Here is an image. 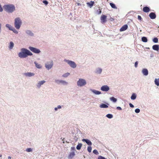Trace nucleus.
<instances>
[{
	"instance_id": "f257e3e1",
	"label": "nucleus",
	"mask_w": 159,
	"mask_h": 159,
	"mask_svg": "<svg viewBox=\"0 0 159 159\" xmlns=\"http://www.w3.org/2000/svg\"><path fill=\"white\" fill-rule=\"evenodd\" d=\"M32 55L33 53L29 50L25 48H21V51L18 53V57L21 58H25Z\"/></svg>"
},
{
	"instance_id": "f03ea898",
	"label": "nucleus",
	"mask_w": 159,
	"mask_h": 159,
	"mask_svg": "<svg viewBox=\"0 0 159 159\" xmlns=\"http://www.w3.org/2000/svg\"><path fill=\"white\" fill-rule=\"evenodd\" d=\"M22 21L19 17L16 18L14 20V26L16 29L19 30L22 24Z\"/></svg>"
},
{
	"instance_id": "7ed1b4c3",
	"label": "nucleus",
	"mask_w": 159,
	"mask_h": 159,
	"mask_svg": "<svg viewBox=\"0 0 159 159\" xmlns=\"http://www.w3.org/2000/svg\"><path fill=\"white\" fill-rule=\"evenodd\" d=\"M86 83V81L85 79L80 78L77 81V84L79 87H82L85 85Z\"/></svg>"
},
{
	"instance_id": "20e7f679",
	"label": "nucleus",
	"mask_w": 159,
	"mask_h": 159,
	"mask_svg": "<svg viewBox=\"0 0 159 159\" xmlns=\"http://www.w3.org/2000/svg\"><path fill=\"white\" fill-rule=\"evenodd\" d=\"M64 61L66 62L72 68L74 69L76 67V64L73 61L65 59L64 60Z\"/></svg>"
},
{
	"instance_id": "39448f33",
	"label": "nucleus",
	"mask_w": 159,
	"mask_h": 159,
	"mask_svg": "<svg viewBox=\"0 0 159 159\" xmlns=\"http://www.w3.org/2000/svg\"><path fill=\"white\" fill-rule=\"evenodd\" d=\"M28 48L31 51L36 54H39L41 52V51L39 49L35 48L30 46Z\"/></svg>"
},
{
	"instance_id": "423d86ee",
	"label": "nucleus",
	"mask_w": 159,
	"mask_h": 159,
	"mask_svg": "<svg viewBox=\"0 0 159 159\" xmlns=\"http://www.w3.org/2000/svg\"><path fill=\"white\" fill-rule=\"evenodd\" d=\"M3 8L5 10H14L15 9L14 6L13 5H6L3 6Z\"/></svg>"
},
{
	"instance_id": "0eeeda50",
	"label": "nucleus",
	"mask_w": 159,
	"mask_h": 159,
	"mask_svg": "<svg viewBox=\"0 0 159 159\" xmlns=\"http://www.w3.org/2000/svg\"><path fill=\"white\" fill-rule=\"evenodd\" d=\"M53 66V63L52 61H47L45 64V67L48 70L51 69Z\"/></svg>"
},
{
	"instance_id": "6e6552de",
	"label": "nucleus",
	"mask_w": 159,
	"mask_h": 159,
	"mask_svg": "<svg viewBox=\"0 0 159 159\" xmlns=\"http://www.w3.org/2000/svg\"><path fill=\"white\" fill-rule=\"evenodd\" d=\"M55 82L58 84H61L64 85H66L68 84V83L66 81L60 80H56Z\"/></svg>"
},
{
	"instance_id": "1a4fd4ad",
	"label": "nucleus",
	"mask_w": 159,
	"mask_h": 159,
	"mask_svg": "<svg viewBox=\"0 0 159 159\" xmlns=\"http://www.w3.org/2000/svg\"><path fill=\"white\" fill-rule=\"evenodd\" d=\"M101 90L103 91L107 92L110 89L109 87L107 85H104L102 86Z\"/></svg>"
},
{
	"instance_id": "9d476101",
	"label": "nucleus",
	"mask_w": 159,
	"mask_h": 159,
	"mask_svg": "<svg viewBox=\"0 0 159 159\" xmlns=\"http://www.w3.org/2000/svg\"><path fill=\"white\" fill-rule=\"evenodd\" d=\"M101 22L104 24L107 21V16L104 15H102L101 17Z\"/></svg>"
},
{
	"instance_id": "9b49d317",
	"label": "nucleus",
	"mask_w": 159,
	"mask_h": 159,
	"mask_svg": "<svg viewBox=\"0 0 159 159\" xmlns=\"http://www.w3.org/2000/svg\"><path fill=\"white\" fill-rule=\"evenodd\" d=\"M45 82V81L44 80L39 81L36 85L37 88L38 89L40 88L41 86L43 85Z\"/></svg>"
},
{
	"instance_id": "f8f14e48",
	"label": "nucleus",
	"mask_w": 159,
	"mask_h": 159,
	"mask_svg": "<svg viewBox=\"0 0 159 159\" xmlns=\"http://www.w3.org/2000/svg\"><path fill=\"white\" fill-rule=\"evenodd\" d=\"M24 75L27 77H31L34 76L35 75L34 73L32 72H28L25 73Z\"/></svg>"
},
{
	"instance_id": "ddd939ff",
	"label": "nucleus",
	"mask_w": 159,
	"mask_h": 159,
	"mask_svg": "<svg viewBox=\"0 0 159 159\" xmlns=\"http://www.w3.org/2000/svg\"><path fill=\"white\" fill-rule=\"evenodd\" d=\"M82 141L83 142H85L89 146H91L92 145L91 142L88 139H82Z\"/></svg>"
},
{
	"instance_id": "4468645a",
	"label": "nucleus",
	"mask_w": 159,
	"mask_h": 159,
	"mask_svg": "<svg viewBox=\"0 0 159 159\" xmlns=\"http://www.w3.org/2000/svg\"><path fill=\"white\" fill-rule=\"evenodd\" d=\"M142 72L143 75L145 76L148 75V69L146 68H143L142 69Z\"/></svg>"
},
{
	"instance_id": "2eb2a0df",
	"label": "nucleus",
	"mask_w": 159,
	"mask_h": 159,
	"mask_svg": "<svg viewBox=\"0 0 159 159\" xmlns=\"http://www.w3.org/2000/svg\"><path fill=\"white\" fill-rule=\"evenodd\" d=\"M128 25L127 24L123 25L120 29V31L121 32L127 29L128 28Z\"/></svg>"
},
{
	"instance_id": "dca6fc26",
	"label": "nucleus",
	"mask_w": 159,
	"mask_h": 159,
	"mask_svg": "<svg viewBox=\"0 0 159 159\" xmlns=\"http://www.w3.org/2000/svg\"><path fill=\"white\" fill-rule=\"evenodd\" d=\"M26 33L30 36H34V34L30 30H27L25 31Z\"/></svg>"
},
{
	"instance_id": "f3484780",
	"label": "nucleus",
	"mask_w": 159,
	"mask_h": 159,
	"mask_svg": "<svg viewBox=\"0 0 159 159\" xmlns=\"http://www.w3.org/2000/svg\"><path fill=\"white\" fill-rule=\"evenodd\" d=\"M90 90L94 94L96 95H99L101 93V91L96 90L95 89H90Z\"/></svg>"
},
{
	"instance_id": "a211bd4d",
	"label": "nucleus",
	"mask_w": 159,
	"mask_h": 159,
	"mask_svg": "<svg viewBox=\"0 0 159 159\" xmlns=\"http://www.w3.org/2000/svg\"><path fill=\"white\" fill-rule=\"evenodd\" d=\"M149 16L150 18L152 19H154L156 18V16L154 12H151L149 15Z\"/></svg>"
},
{
	"instance_id": "6ab92c4d",
	"label": "nucleus",
	"mask_w": 159,
	"mask_h": 159,
	"mask_svg": "<svg viewBox=\"0 0 159 159\" xmlns=\"http://www.w3.org/2000/svg\"><path fill=\"white\" fill-rule=\"evenodd\" d=\"M75 154L74 152H70L68 157V159H71L75 156Z\"/></svg>"
},
{
	"instance_id": "aec40b11",
	"label": "nucleus",
	"mask_w": 159,
	"mask_h": 159,
	"mask_svg": "<svg viewBox=\"0 0 159 159\" xmlns=\"http://www.w3.org/2000/svg\"><path fill=\"white\" fill-rule=\"evenodd\" d=\"M108 105L109 104L108 103L107 104L102 103L100 105L99 107L101 108H107L108 107Z\"/></svg>"
},
{
	"instance_id": "412c9836",
	"label": "nucleus",
	"mask_w": 159,
	"mask_h": 159,
	"mask_svg": "<svg viewBox=\"0 0 159 159\" xmlns=\"http://www.w3.org/2000/svg\"><path fill=\"white\" fill-rule=\"evenodd\" d=\"M152 48L153 50L158 51L159 50V45L157 44L154 45L152 46Z\"/></svg>"
},
{
	"instance_id": "4be33fe9",
	"label": "nucleus",
	"mask_w": 159,
	"mask_h": 159,
	"mask_svg": "<svg viewBox=\"0 0 159 159\" xmlns=\"http://www.w3.org/2000/svg\"><path fill=\"white\" fill-rule=\"evenodd\" d=\"M102 71V69L98 67L96 69V73L97 74H101Z\"/></svg>"
},
{
	"instance_id": "5701e85b",
	"label": "nucleus",
	"mask_w": 159,
	"mask_h": 159,
	"mask_svg": "<svg viewBox=\"0 0 159 159\" xmlns=\"http://www.w3.org/2000/svg\"><path fill=\"white\" fill-rule=\"evenodd\" d=\"M94 4V1H91L87 3V5L89 7H93Z\"/></svg>"
},
{
	"instance_id": "b1692460",
	"label": "nucleus",
	"mask_w": 159,
	"mask_h": 159,
	"mask_svg": "<svg viewBox=\"0 0 159 159\" xmlns=\"http://www.w3.org/2000/svg\"><path fill=\"white\" fill-rule=\"evenodd\" d=\"M6 27L9 29L10 30H11L13 27L9 24H6L5 25Z\"/></svg>"
},
{
	"instance_id": "393cba45",
	"label": "nucleus",
	"mask_w": 159,
	"mask_h": 159,
	"mask_svg": "<svg viewBox=\"0 0 159 159\" xmlns=\"http://www.w3.org/2000/svg\"><path fill=\"white\" fill-rule=\"evenodd\" d=\"M14 46V43L12 42H10L9 43V48L10 49H12Z\"/></svg>"
},
{
	"instance_id": "a878e982",
	"label": "nucleus",
	"mask_w": 159,
	"mask_h": 159,
	"mask_svg": "<svg viewBox=\"0 0 159 159\" xmlns=\"http://www.w3.org/2000/svg\"><path fill=\"white\" fill-rule=\"evenodd\" d=\"M34 63L35 64L36 67L37 68L40 69V68H42V66H41V65L40 64H38V63H37V62L36 61H35L34 62Z\"/></svg>"
},
{
	"instance_id": "bb28decb",
	"label": "nucleus",
	"mask_w": 159,
	"mask_h": 159,
	"mask_svg": "<svg viewBox=\"0 0 159 159\" xmlns=\"http://www.w3.org/2000/svg\"><path fill=\"white\" fill-rule=\"evenodd\" d=\"M137 97V95L135 93H133L132 94V95L131 97V100H135Z\"/></svg>"
},
{
	"instance_id": "cd10ccee",
	"label": "nucleus",
	"mask_w": 159,
	"mask_h": 159,
	"mask_svg": "<svg viewBox=\"0 0 159 159\" xmlns=\"http://www.w3.org/2000/svg\"><path fill=\"white\" fill-rule=\"evenodd\" d=\"M82 144L81 143H79L76 147V148L78 150H79L80 149L82 146Z\"/></svg>"
},
{
	"instance_id": "c85d7f7f",
	"label": "nucleus",
	"mask_w": 159,
	"mask_h": 159,
	"mask_svg": "<svg viewBox=\"0 0 159 159\" xmlns=\"http://www.w3.org/2000/svg\"><path fill=\"white\" fill-rule=\"evenodd\" d=\"M142 41L143 42L146 43L148 41V39L146 37H143L141 38Z\"/></svg>"
},
{
	"instance_id": "c756f323",
	"label": "nucleus",
	"mask_w": 159,
	"mask_h": 159,
	"mask_svg": "<svg viewBox=\"0 0 159 159\" xmlns=\"http://www.w3.org/2000/svg\"><path fill=\"white\" fill-rule=\"evenodd\" d=\"M155 84L157 86H159V78L158 79H155L154 81Z\"/></svg>"
},
{
	"instance_id": "7c9ffc66",
	"label": "nucleus",
	"mask_w": 159,
	"mask_h": 159,
	"mask_svg": "<svg viewBox=\"0 0 159 159\" xmlns=\"http://www.w3.org/2000/svg\"><path fill=\"white\" fill-rule=\"evenodd\" d=\"M110 100L114 102H116L117 101V99L113 97L110 98Z\"/></svg>"
},
{
	"instance_id": "2f4dec72",
	"label": "nucleus",
	"mask_w": 159,
	"mask_h": 159,
	"mask_svg": "<svg viewBox=\"0 0 159 159\" xmlns=\"http://www.w3.org/2000/svg\"><path fill=\"white\" fill-rule=\"evenodd\" d=\"M106 116L109 119H111L113 117V115L111 114H107L106 115Z\"/></svg>"
},
{
	"instance_id": "473e14b6",
	"label": "nucleus",
	"mask_w": 159,
	"mask_h": 159,
	"mask_svg": "<svg viewBox=\"0 0 159 159\" xmlns=\"http://www.w3.org/2000/svg\"><path fill=\"white\" fill-rule=\"evenodd\" d=\"M70 75V73L67 72V73H66L63 74L62 75V76L63 77L66 78V77H67V76H68Z\"/></svg>"
},
{
	"instance_id": "72a5a7b5",
	"label": "nucleus",
	"mask_w": 159,
	"mask_h": 159,
	"mask_svg": "<svg viewBox=\"0 0 159 159\" xmlns=\"http://www.w3.org/2000/svg\"><path fill=\"white\" fill-rule=\"evenodd\" d=\"M110 5H111V7L114 8V9H117V8L116 7L115 5V4L113 3H110Z\"/></svg>"
},
{
	"instance_id": "f704fd0d",
	"label": "nucleus",
	"mask_w": 159,
	"mask_h": 159,
	"mask_svg": "<svg viewBox=\"0 0 159 159\" xmlns=\"http://www.w3.org/2000/svg\"><path fill=\"white\" fill-rule=\"evenodd\" d=\"M92 148L90 146H88L87 148V150L88 152H91L92 151Z\"/></svg>"
},
{
	"instance_id": "c9c22d12",
	"label": "nucleus",
	"mask_w": 159,
	"mask_h": 159,
	"mask_svg": "<svg viewBox=\"0 0 159 159\" xmlns=\"http://www.w3.org/2000/svg\"><path fill=\"white\" fill-rule=\"evenodd\" d=\"M152 41L155 43H157L158 42V39L157 38L155 37L153 39Z\"/></svg>"
},
{
	"instance_id": "e433bc0d",
	"label": "nucleus",
	"mask_w": 159,
	"mask_h": 159,
	"mask_svg": "<svg viewBox=\"0 0 159 159\" xmlns=\"http://www.w3.org/2000/svg\"><path fill=\"white\" fill-rule=\"evenodd\" d=\"M26 151L28 152H32V149L31 148H27Z\"/></svg>"
},
{
	"instance_id": "4c0bfd02",
	"label": "nucleus",
	"mask_w": 159,
	"mask_h": 159,
	"mask_svg": "<svg viewBox=\"0 0 159 159\" xmlns=\"http://www.w3.org/2000/svg\"><path fill=\"white\" fill-rule=\"evenodd\" d=\"M11 31H12L14 33L16 34H17L18 33V31L14 27Z\"/></svg>"
},
{
	"instance_id": "58836bf2",
	"label": "nucleus",
	"mask_w": 159,
	"mask_h": 159,
	"mask_svg": "<svg viewBox=\"0 0 159 159\" xmlns=\"http://www.w3.org/2000/svg\"><path fill=\"white\" fill-rule=\"evenodd\" d=\"M93 153L94 154L97 155H98L99 154L98 151L96 149H94L93 150Z\"/></svg>"
},
{
	"instance_id": "ea45409f",
	"label": "nucleus",
	"mask_w": 159,
	"mask_h": 159,
	"mask_svg": "<svg viewBox=\"0 0 159 159\" xmlns=\"http://www.w3.org/2000/svg\"><path fill=\"white\" fill-rule=\"evenodd\" d=\"M79 137L78 136V135H77L76 134H75L74 138V140L75 141H77Z\"/></svg>"
},
{
	"instance_id": "a19ab883",
	"label": "nucleus",
	"mask_w": 159,
	"mask_h": 159,
	"mask_svg": "<svg viewBox=\"0 0 159 159\" xmlns=\"http://www.w3.org/2000/svg\"><path fill=\"white\" fill-rule=\"evenodd\" d=\"M135 112L136 113H139L140 112V110L139 108H136L135 110Z\"/></svg>"
},
{
	"instance_id": "79ce46f5",
	"label": "nucleus",
	"mask_w": 159,
	"mask_h": 159,
	"mask_svg": "<svg viewBox=\"0 0 159 159\" xmlns=\"http://www.w3.org/2000/svg\"><path fill=\"white\" fill-rule=\"evenodd\" d=\"M98 159H107L105 157L102 156H99L98 157Z\"/></svg>"
},
{
	"instance_id": "37998d69",
	"label": "nucleus",
	"mask_w": 159,
	"mask_h": 159,
	"mask_svg": "<svg viewBox=\"0 0 159 159\" xmlns=\"http://www.w3.org/2000/svg\"><path fill=\"white\" fill-rule=\"evenodd\" d=\"M143 10H150V9L148 7H143Z\"/></svg>"
},
{
	"instance_id": "c03bdc74",
	"label": "nucleus",
	"mask_w": 159,
	"mask_h": 159,
	"mask_svg": "<svg viewBox=\"0 0 159 159\" xmlns=\"http://www.w3.org/2000/svg\"><path fill=\"white\" fill-rule=\"evenodd\" d=\"M138 61H137L134 63V66L136 68L138 66Z\"/></svg>"
},
{
	"instance_id": "a18cd8bd",
	"label": "nucleus",
	"mask_w": 159,
	"mask_h": 159,
	"mask_svg": "<svg viewBox=\"0 0 159 159\" xmlns=\"http://www.w3.org/2000/svg\"><path fill=\"white\" fill-rule=\"evenodd\" d=\"M43 2L45 5H47L48 3V2L46 0L43 1Z\"/></svg>"
},
{
	"instance_id": "49530a36",
	"label": "nucleus",
	"mask_w": 159,
	"mask_h": 159,
	"mask_svg": "<svg viewBox=\"0 0 159 159\" xmlns=\"http://www.w3.org/2000/svg\"><path fill=\"white\" fill-rule=\"evenodd\" d=\"M138 20H141L142 19V18L141 17V16L139 15L138 16Z\"/></svg>"
},
{
	"instance_id": "de8ad7c7",
	"label": "nucleus",
	"mask_w": 159,
	"mask_h": 159,
	"mask_svg": "<svg viewBox=\"0 0 159 159\" xmlns=\"http://www.w3.org/2000/svg\"><path fill=\"white\" fill-rule=\"evenodd\" d=\"M129 106H130V107L131 108H133L134 107V105L133 104H132V103H129Z\"/></svg>"
},
{
	"instance_id": "09e8293b",
	"label": "nucleus",
	"mask_w": 159,
	"mask_h": 159,
	"mask_svg": "<svg viewBox=\"0 0 159 159\" xmlns=\"http://www.w3.org/2000/svg\"><path fill=\"white\" fill-rule=\"evenodd\" d=\"M116 109L118 110H122V108L120 107H116Z\"/></svg>"
},
{
	"instance_id": "8fccbe9b",
	"label": "nucleus",
	"mask_w": 159,
	"mask_h": 159,
	"mask_svg": "<svg viewBox=\"0 0 159 159\" xmlns=\"http://www.w3.org/2000/svg\"><path fill=\"white\" fill-rule=\"evenodd\" d=\"M71 149V150L74 151L75 150V148L74 147H72Z\"/></svg>"
},
{
	"instance_id": "3c124183",
	"label": "nucleus",
	"mask_w": 159,
	"mask_h": 159,
	"mask_svg": "<svg viewBox=\"0 0 159 159\" xmlns=\"http://www.w3.org/2000/svg\"><path fill=\"white\" fill-rule=\"evenodd\" d=\"M57 107V108H58V109H60L61 108V106L60 105H58Z\"/></svg>"
},
{
	"instance_id": "603ef678",
	"label": "nucleus",
	"mask_w": 159,
	"mask_h": 159,
	"mask_svg": "<svg viewBox=\"0 0 159 159\" xmlns=\"http://www.w3.org/2000/svg\"><path fill=\"white\" fill-rule=\"evenodd\" d=\"M109 20L111 21H113L114 20V19L112 17H110L109 19Z\"/></svg>"
},
{
	"instance_id": "864d4df0",
	"label": "nucleus",
	"mask_w": 159,
	"mask_h": 159,
	"mask_svg": "<svg viewBox=\"0 0 159 159\" xmlns=\"http://www.w3.org/2000/svg\"><path fill=\"white\" fill-rule=\"evenodd\" d=\"M8 13H11L14 11H7Z\"/></svg>"
},
{
	"instance_id": "5fc2aeb1",
	"label": "nucleus",
	"mask_w": 159,
	"mask_h": 159,
	"mask_svg": "<svg viewBox=\"0 0 159 159\" xmlns=\"http://www.w3.org/2000/svg\"><path fill=\"white\" fill-rule=\"evenodd\" d=\"M1 27H2V24L1 23H0V33L1 32V30H2Z\"/></svg>"
},
{
	"instance_id": "6e6d98bb",
	"label": "nucleus",
	"mask_w": 159,
	"mask_h": 159,
	"mask_svg": "<svg viewBox=\"0 0 159 159\" xmlns=\"http://www.w3.org/2000/svg\"><path fill=\"white\" fill-rule=\"evenodd\" d=\"M58 108H57V107H56L54 108V110L55 111H57L58 110Z\"/></svg>"
},
{
	"instance_id": "4d7b16f0",
	"label": "nucleus",
	"mask_w": 159,
	"mask_h": 159,
	"mask_svg": "<svg viewBox=\"0 0 159 159\" xmlns=\"http://www.w3.org/2000/svg\"><path fill=\"white\" fill-rule=\"evenodd\" d=\"M144 12H149V11H143Z\"/></svg>"
},
{
	"instance_id": "13d9d810",
	"label": "nucleus",
	"mask_w": 159,
	"mask_h": 159,
	"mask_svg": "<svg viewBox=\"0 0 159 159\" xmlns=\"http://www.w3.org/2000/svg\"><path fill=\"white\" fill-rule=\"evenodd\" d=\"M150 57H153V55L152 54H151L150 55Z\"/></svg>"
},
{
	"instance_id": "bf43d9fd",
	"label": "nucleus",
	"mask_w": 159,
	"mask_h": 159,
	"mask_svg": "<svg viewBox=\"0 0 159 159\" xmlns=\"http://www.w3.org/2000/svg\"><path fill=\"white\" fill-rule=\"evenodd\" d=\"M8 158L9 159H11V157L10 156H9L8 157Z\"/></svg>"
},
{
	"instance_id": "052dcab7",
	"label": "nucleus",
	"mask_w": 159,
	"mask_h": 159,
	"mask_svg": "<svg viewBox=\"0 0 159 159\" xmlns=\"http://www.w3.org/2000/svg\"><path fill=\"white\" fill-rule=\"evenodd\" d=\"M101 13V11H99L98 14H100Z\"/></svg>"
},
{
	"instance_id": "680f3d73",
	"label": "nucleus",
	"mask_w": 159,
	"mask_h": 159,
	"mask_svg": "<svg viewBox=\"0 0 159 159\" xmlns=\"http://www.w3.org/2000/svg\"><path fill=\"white\" fill-rule=\"evenodd\" d=\"M2 155H0V157H2Z\"/></svg>"
},
{
	"instance_id": "e2e57ef3",
	"label": "nucleus",
	"mask_w": 159,
	"mask_h": 159,
	"mask_svg": "<svg viewBox=\"0 0 159 159\" xmlns=\"http://www.w3.org/2000/svg\"><path fill=\"white\" fill-rule=\"evenodd\" d=\"M2 11L0 10V11L2 12Z\"/></svg>"
},
{
	"instance_id": "0e129e2a",
	"label": "nucleus",
	"mask_w": 159,
	"mask_h": 159,
	"mask_svg": "<svg viewBox=\"0 0 159 159\" xmlns=\"http://www.w3.org/2000/svg\"><path fill=\"white\" fill-rule=\"evenodd\" d=\"M158 27L159 28V26Z\"/></svg>"
}]
</instances>
